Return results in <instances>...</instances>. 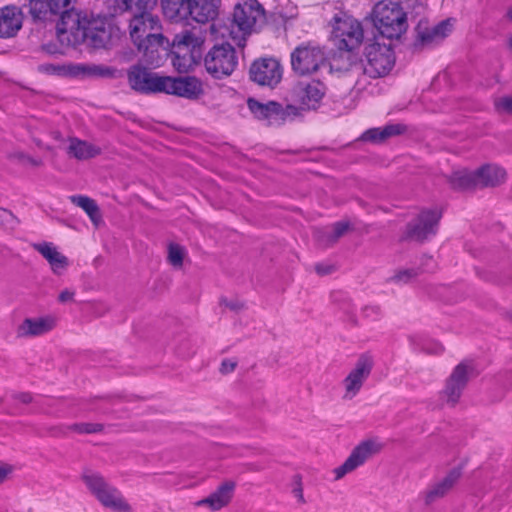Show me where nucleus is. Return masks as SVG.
<instances>
[{
  "instance_id": "obj_1",
  "label": "nucleus",
  "mask_w": 512,
  "mask_h": 512,
  "mask_svg": "<svg viewBox=\"0 0 512 512\" xmlns=\"http://www.w3.org/2000/svg\"><path fill=\"white\" fill-rule=\"evenodd\" d=\"M75 1L30 0L29 6L32 15L38 19H43L48 14H62L57 24V35L62 44L76 46L86 43L94 48L105 47L114 33L110 20L86 12L68 10Z\"/></svg>"
},
{
  "instance_id": "obj_2",
  "label": "nucleus",
  "mask_w": 512,
  "mask_h": 512,
  "mask_svg": "<svg viewBox=\"0 0 512 512\" xmlns=\"http://www.w3.org/2000/svg\"><path fill=\"white\" fill-rule=\"evenodd\" d=\"M150 8L133 7L134 16L129 22V34L139 52H142L147 63L159 66L160 50H165V39L161 34V25L157 16L149 12Z\"/></svg>"
},
{
  "instance_id": "obj_3",
  "label": "nucleus",
  "mask_w": 512,
  "mask_h": 512,
  "mask_svg": "<svg viewBox=\"0 0 512 512\" xmlns=\"http://www.w3.org/2000/svg\"><path fill=\"white\" fill-rule=\"evenodd\" d=\"M372 21L379 33L388 39H398L408 27L402 7L392 1H379L372 10Z\"/></svg>"
},
{
  "instance_id": "obj_4",
  "label": "nucleus",
  "mask_w": 512,
  "mask_h": 512,
  "mask_svg": "<svg viewBox=\"0 0 512 512\" xmlns=\"http://www.w3.org/2000/svg\"><path fill=\"white\" fill-rule=\"evenodd\" d=\"M365 54L367 64L362 76L355 83V88L358 91L366 88L367 76L371 78L383 77L390 72L395 63L394 53L390 45L387 44L371 43L366 46Z\"/></svg>"
},
{
  "instance_id": "obj_5",
  "label": "nucleus",
  "mask_w": 512,
  "mask_h": 512,
  "mask_svg": "<svg viewBox=\"0 0 512 512\" xmlns=\"http://www.w3.org/2000/svg\"><path fill=\"white\" fill-rule=\"evenodd\" d=\"M203 39L186 31L173 40L172 65L180 73L190 71L202 57Z\"/></svg>"
},
{
  "instance_id": "obj_6",
  "label": "nucleus",
  "mask_w": 512,
  "mask_h": 512,
  "mask_svg": "<svg viewBox=\"0 0 512 512\" xmlns=\"http://www.w3.org/2000/svg\"><path fill=\"white\" fill-rule=\"evenodd\" d=\"M505 170L496 164H485L475 171L458 169L451 176L452 185L458 189L476 186H496L505 180Z\"/></svg>"
},
{
  "instance_id": "obj_7",
  "label": "nucleus",
  "mask_w": 512,
  "mask_h": 512,
  "mask_svg": "<svg viewBox=\"0 0 512 512\" xmlns=\"http://www.w3.org/2000/svg\"><path fill=\"white\" fill-rule=\"evenodd\" d=\"M82 479L102 506L114 512H131V506L124 499L121 492L106 482L100 474L85 472Z\"/></svg>"
},
{
  "instance_id": "obj_8",
  "label": "nucleus",
  "mask_w": 512,
  "mask_h": 512,
  "mask_svg": "<svg viewBox=\"0 0 512 512\" xmlns=\"http://www.w3.org/2000/svg\"><path fill=\"white\" fill-rule=\"evenodd\" d=\"M332 39L339 50L352 51L363 40L361 24L345 12H338L332 21Z\"/></svg>"
},
{
  "instance_id": "obj_9",
  "label": "nucleus",
  "mask_w": 512,
  "mask_h": 512,
  "mask_svg": "<svg viewBox=\"0 0 512 512\" xmlns=\"http://www.w3.org/2000/svg\"><path fill=\"white\" fill-rule=\"evenodd\" d=\"M291 66L300 75L315 73L326 66L325 51L315 44H301L291 53Z\"/></svg>"
},
{
  "instance_id": "obj_10",
  "label": "nucleus",
  "mask_w": 512,
  "mask_h": 512,
  "mask_svg": "<svg viewBox=\"0 0 512 512\" xmlns=\"http://www.w3.org/2000/svg\"><path fill=\"white\" fill-rule=\"evenodd\" d=\"M206 71L214 78L229 76L237 65L235 49L230 44L214 46L205 56Z\"/></svg>"
},
{
  "instance_id": "obj_11",
  "label": "nucleus",
  "mask_w": 512,
  "mask_h": 512,
  "mask_svg": "<svg viewBox=\"0 0 512 512\" xmlns=\"http://www.w3.org/2000/svg\"><path fill=\"white\" fill-rule=\"evenodd\" d=\"M41 73L59 77L84 78L92 76H107L111 74L108 67L82 63H45L38 67Z\"/></svg>"
},
{
  "instance_id": "obj_12",
  "label": "nucleus",
  "mask_w": 512,
  "mask_h": 512,
  "mask_svg": "<svg viewBox=\"0 0 512 512\" xmlns=\"http://www.w3.org/2000/svg\"><path fill=\"white\" fill-rule=\"evenodd\" d=\"M383 445L377 439H367L360 442L351 451L344 463L333 470L335 480L342 479L364 465L368 459L379 453Z\"/></svg>"
},
{
  "instance_id": "obj_13",
  "label": "nucleus",
  "mask_w": 512,
  "mask_h": 512,
  "mask_svg": "<svg viewBox=\"0 0 512 512\" xmlns=\"http://www.w3.org/2000/svg\"><path fill=\"white\" fill-rule=\"evenodd\" d=\"M373 366L374 360L371 355L365 353L358 357L354 366L342 381L344 399L351 400L360 392L364 383L369 378Z\"/></svg>"
},
{
  "instance_id": "obj_14",
  "label": "nucleus",
  "mask_w": 512,
  "mask_h": 512,
  "mask_svg": "<svg viewBox=\"0 0 512 512\" xmlns=\"http://www.w3.org/2000/svg\"><path fill=\"white\" fill-rule=\"evenodd\" d=\"M264 20V11L257 0H243L235 6L233 23L242 35L251 33Z\"/></svg>"
},
{
  "instance_id": "obj_15",
  "label": "nucleus",
  "mask_w": 512,
  "mask_h": 512,
  "mask_svg": "<svg viewBox=\"0 0 512 512\" xmlns=\"http://www.w3.org/2000/svg\"><path fill=\"white\" fill-rule=\"evenodd\" d=\"M162 85V93L187 99H197L204 93L203 83L193 76H164Z\"/></svg>"
},
{
  "instance_id": "obj_16",
  "label": "nucleus",
  "mask_w": 512,
  "mask_h": 512,
  "mask_svg": "<svg viewBox=\"0 0 512 512\" xmlns=\"http://www.w3.org/2000/svg\"><path fill=\"white\" fill-rule=\"evenodd\" d=\"M282 76V66L274 58H261L254 61L250 67V78L262 86L275 87L280 83Z\"/></svg>"
},
{
  "instance_id": "obj_17",
  "label": "nucleus",
  "mask_w": 512,
  "mask_h": 512,
  "mask_svg": "<svg viewBox=\"0 0 512 512\" xmlns=\"http://www.w3.org/2000/svg\"><path fill=\"white\" fill-rule=\"evenodd\" d=\"M441 212L437 209L421 211L417 217L408 224L407 234L414 240H424L436 234Z\"/></svg>"
},
{
  "instance_id": "obj_18",
  "label": "nucleus",
  "mask_w": 512,
  "mask_h": 512,
  "mask_svg": "<svg viewBox=\"0 0 512 512\" xmlns=\"http://www.w3.org/2000/svg\"><path fill=\"white\" fill-rule=\"evenodd\" d=\"M325 86L320 81H302L293 89V96L303 109H316L325 95Z\"/></svg>"
},
{
  "instance_id": "obj_19",
  "label": "nucleus",
  "mask_w": 512,
  "mask_h": 512,
  "mask_svg": "<svg viewBox=\"0 0 512 512\" xmlns=\"http://www.w3.org/2000/svg\"><path fill=\"white\" fill-rule=\"evenodd\" d=\"M468 377L469 367L465 363H460L455 367L441 393V399L445 404L454 406L458 403L467 384Z\"/></svg>"
},
{
  "instance_id": "obj_20",
  "label": "nucleus",
  "mask_w": 512,
  "mask_h": 512,
  "mask_svg": "<svg viewBox=\"0 0 512 512\" xmlns=\"http://www.w3.org/2000/svg\"><path fill=\"white\" fill-rule=\"evenodd\" d=\"M164 76L152 73L144 68L134 66L128 72V81L134 90L140 92L162 93Z\"/></svg>"
},
{
  "instance_id": "obj_21",
  "label": "nucleus",
  "mask_w": 512,
  "mask_h": 512,
  "mask_svg": "<svg viewBox=\"0 0 512 512\" xmlns=\"http://www.w3.org/2000/svg\"><path fill=\"white\" fill-rule=\"evenodd\" d=\"M247 105L257 119L266 121L269 125H277L285 120V112L281 105L276 102L262 103L250 98Z\"/></svg>"
},
{
  "instance_id": "obj_22",
  "label": "nucleus",
  "mask_w": 512,
  "mask_h": 512,
  "mask_svg": "<svg viewBox=\"0 0 512 512\" xmlns=\"http://www.w3.org/2000/svg\"><path fill=\"white\" fill-rule=\"evenodd\" d=\"M23 15L14 6H6L0 10V37L14 36L22 27Z\"/></svg>"
},
{
  "instance_id": "obj_23",
  "label": "nucleus",
  "mask_w": 512,
  "mask_h": 512,
  "mask_svg": "<svg viewBox=\"0 0 512 512\" xmlns=\"http://www.w3.org/2000/svg\"><path fill=\"white\" fill-rule=\"evenodd\" d=\"M55 319L51 316L27 318L17 328L19 337H36L51 331L55 327Z\"/></svg>"
},
{
  "instance_id": "obj_24",
  "label": "nucleus",
  "mask_w": 512,
  "mask_h": 512,
  "mask_svg": "<svg viewBox=\"0 0 512 512\" xmlns=\"http://www.w3.org/2000/svg\"><path fill=\"white\" fill-rule=\"evenodd\" d=\"M34 248L48 261L55 274H61L68 266V259L52 243H38Z\"/></svg>"
},
{
  "instance_id": "obj_25",
  "label": "nucleus",
  "mask_w": 512,
  "mask_h": 512,
  "mask_svg": "<svg viewBox=\"0 0 512 512\" xmlns=\"http://www.w3.org/2000/svg\"><path fill=\"white\" fill-rule=\"evenodd\" d=\"M217 3L218 0H190V19L198 23L214 19L217 14Z\"/></svg>"
},
{
  "instance_id": "obj_26",
  "label": "nucleus",
  "mask_w": 512,
  "mask_h": 512,
  "mask_svg": "<svg viewBox=\"0 0 512 512\" xmlns=\"http://www.w3.org/2000/svg\"><path fill=\"white\" fill-rule=\"evenodd\" d=\"M164 15L171 21H187L190 19V0H162Z\"/></svg>"
},
{
  "instance_id": "obj_27",
  "label": "nucleus",
  "mask_w": 512,
  "mask_h": 512,
  "mask_svg": "<svg viewBox=\"0 0 512 512\" xmlns=\"http://www.w3.org/2000/svg\"><path fill=\"white\" fill-rule=\"evenodd\" d=\"M234 483L226 482L221 485L214 493L209 497L199 501L198 505H207L211 510H219L226 506L232 498L234 491Z\"/></svg>"
},
{
  "instance_id": "obj_28",
  "label": "nucleus",
  "mask_w": 512,
  "mask_h": 512,
  "mask_svg": "<svg viewBox=\"0 0 512 512\" xmlns=\"http://www.w3.org/2000/svg\"><path fill=\"white\" fill-rule=\"evenodd\" d=\"M68 154L78 160H86L100 154L101 149L95 144L80 140L78 138H70L68 144Z\"/></svg>"
},
{
  "instance_id": "obj_29",
  "label": "nucleus",
  "mask_w": 512,
  "mask_h": 512,
  "mask_svg": "<svg viewBox=\"0 0 512 512\" xmlns=\"http://www.w3.org/2000/svg\"><path fill=\"white\" fill-rule=\"evenodd\" d=\"M453 29V22L448 19L444 20L432 28L419 31V38L424 44H431L443 40Z\"/></svg>"
},
{
  "instance_id": "obj_30",
  "label": "nucleus",
  "mask_w": 512,
  "mask_h": 512,
  "mask_svg": "<svg viewBox=\"0 0 512 512\" xmlns=\"http://www.w3.org/2000/svg\"><path fill=\"white\" fill-rule=\"evenodd\" d=\"M404 131V126L401 124H390L383 128H372L367 130L362 135L364 141H371L374 143L381 142L391 136L401 134Z\"/></svg>"
},
{
  "instance_id": "obj_31",
  "label": "nucleus",
  "mask_w": 512,
  "mask_h": 512,
  "mask_svg": "<svg viewBox=\"0 0 512 512\" xmlns=\"http://www.w3.org/2000/svg\"><path fill=\"white\" fill-rule=\"evenodd\" d=\"M460 474L459 469H453L441 482L427 492L426 502H432L435 498L445 495L459 479Z\"/></svg>"
},
{
  "instance_id": "obj_32",
  "label": "nucleus",
  "mask_w": 512,
  "mask_h": 512,
  "mask_svg": "<svg viewBox=\"0 0 512 512\" xmlns=\"http://www.w3.org/2000/svg\"><path fill=\"white\" fill-rule=\"evenodd\" d=\"M70 199L73 204L82 208L87 213L95 226H98L101 223L102 216L100 209L93 199L82 195L71 196Z\"/></svg>"
},
{
  "instance_id": "obj_33",
  "label": "nucleus",
  "mask_w": 512,
  "mask_h": 512,
  "mask_svg": "<svg viewBox=\"0 0 512 512\" xmlns=\"http://www.w3.org/2000/svg\"><path fill=\"white\" fill-rule=\"evenodd\" d=\"M409 341L415 350L428 354H440L443 351V346L439 342L431 340L424 335H411Z\"/></svg>"
},
{
  "instance_id": "obj_34",
  "label": "nucleus",
  "mask_w": 512,
  "mask_h": 512,
  "mask_svg": "<svg viewBox=\"0 0 512 512\" xmlns=\"http://www.w3.org/2000/svg\"><path fill=\"white\" fill-rule=\"evenodd\" d=\"M157 0H115L119 10H132L133 7L138 8H152Z\"/></svg>"
},
{
  "instance_id": "obj_35",
  "label": "nucleus",
  "mask_w": 512,
  "mask_h": 512,
  "mask_svg": "<svg viewBox=\"0 0 512 512\" xmlns=\"http://www.w3.org/2000/svg\"><path fill=\"white\" fill-rule=\"evenodd\" d=\"M185 256V250L178 244H170L168 247V261L176 268H180Z\"/></svg>"
},
{
  "instance_id": "obj_36",
  "label": "nucleus",
  "mask_w": 512,
  "mask_h": 512,
  "mask_svg": "<svg viewBox=\"0 0 512 512\" xmlns=\"http://www.w3.org/2000/svg\"><path fill=\"white\" fill-rule=\"evenodd\" d=\"M417 275L414 269H404L398 271L392 278L396 283H406Z\"/></svg>"
},
{
  "instance_id": "obj_37",
  "label": "nucleus",
  "mask_w": 512,
  "mask_h": 512,
  "mask_svg": "<svg viewBox=\"0 0 512 512\" xmlns=\"http://www.w3.org/2000/svg\"><path fill=\"white\" fill-rule=\"evenodd\" d=\"M495 107L499 112L512 113V96L498 98L495 101Z\"/></svg>"
},
{
  "instance_id": "obj_38",
  "label": "nucleus",
  "mask_w": 512,
  "mask_h": 512,
  "mask_svg": "<svg viewBox=\"0 0 512 512\" xmlns=\"http://www.w3.org/2000/svg\"><path fill=\"white\" fill-rule=\"evenodd\" d=\"M348 229L347 223L344 222H338L334 224L333 227L328 228V233H331V239L330 241L333 242L336 239H338L340 236H342L346 230Z\"/></svg>"
},
{
  "instance_id": "obj_39",
  "label": "nucleus",
  "mask_w": 512,
  "mask_h": 512,
  "mask_svg": "<svg viewBox=\"0 0 512 512\" xmlns=\"http://www.w3.org/2000/svg\"><path fill=\"white\" fill-rule=\"evenodd\" d=\"M75 430L79 433H95L102 429L100 424L84 423L75 425Z\"/></svg>"
},
{
  "instance_id": "obj_40",
  "label": "nucleus",
  "mask_w": 512,
  "mask_h": 512,
  "mask_svg": "<svg viewBox=\"0 0 512 512\" xmlns=\"http://www.w3.org/2000/svg\"><path fill=\"white\" fill-rule=\"evenodd\" d=\"M14 472V467L8 463L0 462V484L6 481Z\"/></svg>"
},
{
  "instance_id": "obj_41",
  "label": "nucleus",
  "mask_w": 512,
  "mask_h": 512,
  "mask_svg": "<svg viewBox=\"0 0 512 512\" xmlns=\"http://www.w3.org/2000/svg\"><path fill=\"white\" fill-rule=\"evenodd\" d=\"M363 314L366 318L377 319L380 315V309L375 305L366 306L363 309Z\"/></svg>"
},
{
  "instance_id": "obj_42",
  "label": "nucleus",
  "mask_w": 512,
  "mask_h": 512,
  "mask_svg": "<svg viewBox=\"0 0 512 512\" xmlns=\"http://www.w3.org/2000/svg\"><path fill=\"white\" fill-rule=\"evenodd\" d=\"M74 292L71 290H64L59 294V301L62 303L69 302L73 299Z\"/></svg>"
},
{
  "instance_id": "obj_43",
  "label": "nucleus",
  "mask_w": 512,
  "mask_h": 512,
  "mask_svg": "<svg viewBox=\"0 0 512 512\" xmlns=\"http://www.w3.org/2000/svg\"><path fill=\"white\" fill-rule=\"evenodd\" d=\"M235 368V363L230 360H225L222 362L221 370L225 373L233 371Z\"/></svg>"
},
{
  "instance_id": "obj_44",
  "label": "nucleus",
  "mask_w": 512,
  "mask_h": 512,
  "mask_svg": "<svg viewBox=\"0 0 512 512\" xmlns=\"http://www.w3.org/2000/svg\"><path fill=\"white\" fill-rule=\"evenodd\" d=\"M0 216L8 217V216H11V215L6 210H0Z\"/></svg>"
},
{
  "instance_id": "obj_45",
  "label": "nucleus",
  "mask_w": 512,
  "mask_h": 512,
  "mask_svg": "<svg viewBox=\"0 0 512 512\" xmlns=\"http://www.w3.org/2000/svg\"><path fill=\"white\" fill-rule=\"evenodd\" d=\"M433 269L428 263H426V267L423 268V271H431Z\"/></svg>"
},
{
  "instance_id": "obj_46",
  "label": "nucleus",
  "mask_w": 512,
  "mask_h": 512,
  "mask_svg": "<svg viewBox=\"0 0 512 512\" xmlns=\"http://www.w3.org/2000/svg\"><path fill=\"white\" fill-rule=\"evenodd\" d=\"M31 397L29 395H24L22 401L23 402H29Z\"/></svg>"
},
{
  "instance_id": "obj_47",
  "label": "nucleus",
  "mask_w": 512,
  "mask_h": 512,
  "mask_svg": "<svg viewBox=\"0 0 512 512\" xmlns=\"http://www.w3.org/2000/svg\"><path fill=\"white\" fill-rule=\"evenodd\" d=\"M234 33H235V32H234L233 30H232V31H230V36H231V38L235 40V39H237V38H238V36H237V35H235Z\"/></svg>"
},
{
  "instance_id": "obj_48",
  "label": "nucleus",
  "mask_w": 512,
  "mask_h": 512,
  "mask_svg": "<svg viewBox=\"0 0 512 512\" xmlns=\"http://www.w3.org/2000/svg\"><path fill=\"white\" fill-rule=\"evenodd\" d=\"M507 16L512 21V8L507 12Z\"/></svg>"
},
{
  "instance_id": "obj_49",
  "label": "nucleus",
  "mask_w": 512,
  "mask_h": 512,
  "mask_svg": "<svg viewBox=\"0 0 512 512\" xmlns=\"http://www.w3.org/2000/svg\"><path fill=\"white\" fill-rule=\"evenodd\" d=\"M216 31V27H215V24H212L211 25V32L214 33Z\"/></svg>"
},
{
  "instance_id": "obj_50",
  "label": "nucleus",
  "mask_w": 512,
  "mask_h": 512,
  "mask_svg": "<svg viewBox=\"0 0 512 512\" xmlns=\"http://www.w3.org/2000/svg\"><path fill=\"white\" fill-rule=\"evenodd\" d=\"M509 45H510V47L512 48V36H511V37H510V39H509Z\"/></svg>"
},
{
  "instance_id": "obj_51",
  "label": "nucleus",
  "mask_w": 512,
  "mask_h": 512,
  "mask_svg": "<svg viewBox=\"0 0 512 512\" xmlns=\"http://www.w3.org/2000/svg\"><path fill=\"white\" fill-rule=\"evenodd\" d=\"M334 68H335V64L333 63L330 65V70L332 71Z\"/></svg>"
},
{
  "instance_id": "obj_52",
  "label": "nucleus",
  "mask_w": 512,
  "mask_h": 512,
  "mask_svg": "<svg viewBox=\"0 0 512 512\" xmlns=\"http://www.w3.org/2000/svg\"><path fill=\"white\" fill-rule=\"evenodd\" d=\"M427 261L430 262V263H433V259L432 258H428Z\"/></svg>"
},
{
  "instance_id": "obj_53",
  "label": "nucleus",
  "mask_w": 512,
  "mask_h": 512,
  "mask_svg": "<svg viewBox=\"0 0 512 512\" xmlns=\"http://www.w3.org/2000/svg\"><path fill=\"white\" fill-rule=\"evenodd\" d=\"M229 306H230V308H232V309H235V308H236V305H232V304H231V305H229Z\"/></svg>"
}]
</instances>
